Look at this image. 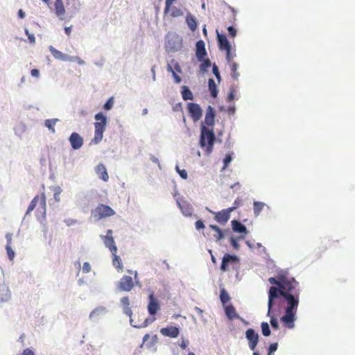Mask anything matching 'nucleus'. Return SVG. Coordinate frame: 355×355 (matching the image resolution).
<instances>
[{
  "instance_id": "1",
  "label": "nucleus",
  "mask_w": 355,
  "mask_h": 355,
  "mask_svg": "<svg viewBox=\"0 0 355 355\" xmlns=\"http://www.w3.org/2000/svg\"><path fill=\"white\" fill-rule=\"evenodd\" d=\"M299 284L294 277L288 279L284 275L280 288L270 287L268 295V312L267 316H270L273 311V307L277 304V300L283 296L284 293H293V290Z\"/></svg>"
},
{
  "instance_id": "2",
  "label": "nucleus",
  "mask_w": 355,
  "mask_h": 355,
  "mask_svg": "<svg viewBox=\"0 0 355 355\" xmlns=\"http://www.w3.org/2000/svg\"><path fill=\"white\" fill-rule=\"evenodd\" d=\"M299 295L298 291L295 293H284L283 296L279 297L277 300V304L275 305L277 312L280 313L281 309L284 307V312L297 313L300 302Z\"/></svg>"
},
{
  "instance_id": "3",
  "label": "nucleus",
  "mask_w": 355,
  "mask_h": 355,
  "mask_svg": "<svg viewBox=\"0 0 355 355\" xmlns=\"http://www.w3.org/2000/svg\"><path fill=\"white\" fill-rule=\"evenodd\" d=\"M216 139L213 129H208L204 125V123H201L199 146L206 149L207 155H209L212 152Z\"/></svg>"
},
{
  "instance_id": "4",
  "label": "nucleus",
  "mask_w": 355,
  "mask_h": 355,
  "mask_svg": "<svg viewBox=\"0 0 355 355\" xmlns=\"http://www.w3.org/2000/svg\"><path fill=\"white\" fill-rule=\"evenodd\" d=\"M94 119L96 121L94 123V137L92 142L98 144L103 139V132L107 124V117L103 112H100L94 115Z\"/></svg>"
},
{
  "instance_id": "5",
  "label": "nucleus",
  "mask_w": 355,
  "mask_h": 355,
  "mask_svg": "<svg viewBox=\"0 0 355 355\" xmlns=\"http://www.w3.org/2000/svg\"><path fill=\"white\" fill-rule=\"evenodd\" d=\"M165 48L166 51L175 53L180 51L182 46V39L175 33L168 32L165 36Z\"/></svg>"
},
{
  "instance_id": "6",
  "label": "nucleus",
  "mask_w": 355,
  "mask_h": 355,
  "mask_svg": "<svg viewBox=\"0 0 355 355\" xmlns=\"http://www.w3.org/2000/svg\"><path fill=\"white\" fill-rule=\"evenodd\" d=\"M187 110L193 122L198 121L202 116L203 110L198 103H188Z\"/></svg>"
},
{
  "instance_id": "7",
  "label": "nucleus",
  "mask_w": 355,
  "mask_h": 355,
  "mask_svg": "<svg viewBox=\"0 0 355 355\" xmlns=\"http://www.w3.org/2000/svg\"><path fill=\"white\" fill-rule=\"evenodd\" d=\"M239 261L240 258L237 255L225 253L222 258L220 270L222 272H227L229 270L230 263H238Z\"/></svg>"
},
{
  "instance_id": "8",
  "label": "nucleus",
  "mask_w": 355,
  "mask_h": 355,
  "mask_svg": "<svg viewBox=\"0 0 355 355\" xmlns=\"http://www.w3.org/2000/svg\"><path fill=\"white\" fill-rule=\"evenodd\" d=\"M245 338L248 341L249 348L254 351L259 343V336L258 333L252 328H249L245 331Z\"/></svg>"
},
{
  "instance_id": "9",
  "label": "nucleus",
  "mask_w": 355,
  "mask_h": 355,
  "mask_svg": "<svg viewBox=\"0 0 355 355\" xmlns=\"http://www.w3.org/2000/svg\"><path fill=\"white\" fill-rule=\"evenodd\" d=\"M207 55V52L206 51L205 42L200 40L196 42V49H195V56L198 62H202Z\"/></svg>"
},
{
  "instance_id": "10",
  "label": "nucleus",
  "mask_w": 355,
  "mask_h": 355,
  "mask_svg": "<svg viewBox=\"0 0 355 355\" xmlns=\"http://www.w3.org/2000/svg\"><path fill=\"white\" fill-rule=\"evenodd\" d=\"M148 312L150 315H155L160 309V305L158 300L155 297L153 293L148 295V304L147 306Z\"/></svg>"
},
{
  "instance_id": "11",
  "label": "nucleus",
  "mask_w": 355,
  "mask_h": 355,
  "mask_svg": "<svg viewBox=\"0 0 355 355\" xmlns=\"http://www.w3.org/2000/svg\"><path fill=\"white\" fill-rule=\"evenodd\" d=\"M284 315H283L280 318L281 322L283 324L288 328L293 329L295 327V321L297 320V313H291V312H284Z\"/></svg>"
},
{
  "instance_id": "12",
  "label": "nucleus",
  "mask_w": 355,
  "mask_h": 355,
  "mask_svg": "<svg viewBox=\"0 0 355 355\" xmlns=\"http://www.w3.org/2000/svg\"><path fill=\"white\" fill-rule=\"evenodd\" d=\"M216 115L215 109L211 105H209L206 110L205 121L202 122L204 123V125H206L207 126L214 127L215 124Z\"/></svg>"
},
{
  "instance_id": "13",
  "label": "nucleus",
  "mask_w": 355,
  "mask_h": 355,
  "mask_svg": "<svg viewBox=\"0 0 355 355\" xmlns=\"http://www.w3.org/2000/svg\"><path fill=\"white\" fill-rule=\"evenodd\" d=\"M69 141L73 150H78L83 145V138L76 132L71 134L69 137Z\"/></svg>"
},
{
  "instance_id": "14",
  "label": "nucleus",
  "mask_w": 355,
  "mask_h": 355,
  "mask_svg": "<svg viewBox=\"0 0 355 355\" xmlns=\"http://www.w3.org/2000/svg\"><path fill=\"white\" fill-rule=\"evenodd\" d=\"M109 311L105 306H99L90 312L89 318L97 322L101 317L105 315Z\"/></svg>"
},
{
  "instance_id": "15",
  "label": "nucleus",
  "mask_w": 355,
  "mask_h": 355,
  "mask_svg": "<svg viewBox=\"0 0 355 355\" xmlns=\"http://www.w3.org/2000/svg\"><path fill=\"white\" fill-rule=\"evenodd\" d=\"M160 333L164 336L176 338L180 334V327L178 326H168L162 328Z\"/></svg>"
},
{
  "instance_id": "16",
  "label": "nucleus",
  "mask_w": 355,
  "mask_h": 355,
  "mask_svg": "<svg viewBox=\"0 0 355 355\" xmlns=\"http://www.w3.org/2000/svg\"><path fill=\"white\" fill-rule=\"evenodd\" d=\"M216 33L217 42L219 49L225 51L232 50V44L227 40V36L225 34H220L218 31H216Z\"/></svg>"
},
{
  "instance_id": "17",
  "label": "nucleus",
  "mask_w": 355,
  "mask_h": 355,
  "mask_svg": "<svg viewBox=\"0 0 355 355\" xmlns=\"http://www.w3.org/2000/svg\"><path fill=\"white\" fill-rule=\"evenodd\" d=\"M134 286L132 278L130 276H123L120 282L119 288L121 291H130Z\"/></svg>"
},
{
  "instance_id": "18",
  "label": "nucleus",
  "mask_w": 355,
  "mask_h": 355,
  "mask_svg": "<svg viewBox=\"0 0 355 355\" xmlns=\"http://www.w3.org/2000/svg\"><path fill=\"white\" fill-rule=\"evenodd\" d=\"M99 215V218H103L114 215V211L108 205L101 204L96 209Z\"/></svg>"
},
{
  "instance_id": "19",
  "label": "nucleus",
  "mask_w": 355,
  "mask_h": 355,
  "mask_svg": "<svg viewBox=\"0 0 355 355\" xmlns=\"http://www.w3.org/2000/svg\"><path fill=\"white\" fill-rule=\"evenodd\" d=\"M232 230L234 232L248 234L249 233L246 226L243 224L239 220L234 219L231 221Z\"/></svg>"
},
{
  "instance_id": "20",
  "label": "nucleus",
  "mask_w": 355,
  "mask_h": 355,
  "mask_svg": "<svg viewBox=\"0 0 355 355\" xmlns=\"http://www.w3.org/2000/svg\"><path fill=\"white\" fill-rule=\"evenodd\" d=\"M101 239L104 241L105 245L110 249L112 254L117 251L114 238L111 235H101Z\"/></svg>"
},
{
  "instance_id": "21",
  "label": "nucleus",
  "mask_w": 355,
  "mask_h": 355,
  "mask_svg": "<svg viewBox=\"0 0 355 355\" xmlns=\"http://www.w3.org/2000/svg\"><path fill=\"white\" fill-rule=\"evenodd\" d=\"M49 50L55 59L64 62L69 61V55L63 53L62 52L55 49L53 46H49Z\"/></svg>"
},
{
  "instance_id": "22",
  "label": "nucleus",
  "mask_w": 355,
  "mask_h": 355,
  "mask_svg": "<svg viewBox=\"0 0 355 355\" xmlns=\"http://www.w3.org/2000/svg\"><path fill=\"white\" fill-rule=\"evenodd\" d=\"M214 214V220L220 225H225L230 219L229 216L223 210L218 212H212Z\"/></svg>"
},
{
  "instance_id": "23",
  "label": "nucleus",
  "mask_w": 355,
  "mask_h": 355,
  "mask_svg": "<svg viewBox=\"0 0 355 355\" xmlns=\"http://www.w3.org/2000/svg\"><path fill=\"white\" fill-rule=\"evenodd\" d=\"M224 309L225 315L228 319L233 320L234 318H240V316L236 313V309L233 305H225Z\"/></svg>"
},
{
  "instance_id": "24",
  "label": "nucleus",
  "mask_w": 355,
  "mask_h": 355,
  "mask_svg": "<svg viewBox=\"0 0 355 355\" xmlns=\"http://www.w3.org/2000/svg\"><path fill=\"white\" fill-rule=\"evenodd\" d=\"M208 88L211 97L216 98L218 94V89L215 80L212 78L208 79Z\"/></svg>"
},
{
  "instance_id": "25",
  "label": "nucleus",
  "mask_w": 355,
  "mask_h": 355,
  "mask_svg": "<svg viewBox=\"0 0 355 355\" xmlns=\"http://www.w3.org/2000/svg\"><path fill=\"white\" fill-rule=\"evenodd\" d=\"M186 23L191 31H195L198 28V21L196 18L191 15L188 13L186 17Z\"/></svg>"
},
{
  "instance_id": "26",
  "label": "nucleus",
  "mask_w": 355,
  "mask_h": 355,
  "mask_svg": "<svg viewBox=\"0 0 355 355\" xmlns=\"http://www.w3.org/2000/svg\"><path fill=\"white\" fill-rule=\"evenodd\" d=\"M96 171L99 175V178L103 181H107L109 178L107 169L103 164H99L96 166Z\"/></svg>"
},
{
  "instance_id": "27",
  "label": "nucleus",
  "mask_w": 355,
  "mask_h": 355,
  "mask_svg": "<svg viewBox=\"0 0 355 355\" xmlns=\"http://www.w3.org/2000/svg\"><path fill=\"white\" fill-rule=\"evenodd\" d=\"M181 94L184 101L193 100V94L187 85L182 86Z\"/></svg>"
},
{
  "instance_id": "28",
  "label": "nucleus",
  "mask_w": 355,
  "mask_h": 355,
  "mask_svg": "<svg viewBox=\"0 0 355 355\" xmlns=\"http://www.w3.org/2000/svg\"><path fill=\"white\" fill-rule=\"evenodd\" d=\"M41 205V217H37V220L40 222V223H42V222L46 220V197L44 193L42 195V199L40 202Z\"/></svg>"
},
{
  "instance_id": "29",
  "label": "nucleus",
  "mask_w": 355,
  "mask_h": 355,
  "mask_svg": "<svg viewBox=\"0 0 355 355\" xmlns=\"http://www.w3.org/2000/svg\"><path fill=\"white\" fill-rule=\"evenodd\" d=\"M159 342V338L157 335H153L151 337L150 341L146 344V346L148 349L151 351L152 352H157L156 344Z\"/></svg>"
},
{
  "instance_id": "30",
  "label": "nucleus",
  "mask_w": 355,
  "mask_h": 355,
  "mask_svg": "<svg viewBox=\"0 0 355 355\" xmlns=\"http://www.w3.org/2000/svg\"><path fill=\"white\" fill-rule=\"evenodd\" d=\"M275 313H278L277 312V309H275V306L273 307V311L271 313V315L269 316V317H270V323L273 329L278 330L279 327V321H278L277 318L272 315Z\"/></svg>"
},
{
  "instance_id": "31",
  "label": "nucleus",
  "mask_w": 355,
  "mask_h": 355,
  "mask_svg": "<svg viewBox=\"0 0 355 355\" xmlns=\"http://www.w3.org/2000/svg\"><path fill=\"white\" fill-rule=\"evenodd\" d=\"M200 62V64L199 66V69H200V73H205L207 72L208 69L211 66L212 67L211 62L209 58L205 59L203 61Z\"/></svg>"
},
{
  "instance_id": "32",
  "label": "nucleus",
  "mask_w": 355,
  "mask_h": 355,
  "mask_svg": "<svg viewBox=\"0 0 355 355\" xmlns=\"http://www.w3.org/2000/svg\"><path fill=\"white\" fill-rule=\"evenodd\" d=\"M55 9L57 16H61L64 14L65 9L62 0H55Z\"/></svg>"
},
{
  "instance_id": "33",
  "label": "nucleus",
  "mask_w": 355,
  "mask_h": 355,
  "mask_svg": "<svg viewBox=\"0 0 355 355\" xmlns=\"http://www.w3.org/2000/svg\"><path fill=\"white\" fill-rule=\"evenodd\" d=\"M38 200H39V197L38 196H36L35 197H34V198L31 201L28 207V209L26 210V212L25 214V216L24 217V219H23V221L26 219V218L28 216V215L30 214V213L35 209L37 202H38Z\"/></svg>"
},
{
  "instance_id": "34",
  "label": "nucleus",
  "mask_w": 355,
  "mask_h": 355,
  "mask_svg": "<svg viewBox=\"0 0 355 355\" xmlns=\"http://www.w3.org/2000/svg\"><path fill=\"white\" fill-rule=\"evenodd\" d=\"M59 121L58 119H46L44 121V125L49 129V130L52 132L55 133V130L54 128V125L56 124V123Z\"/></svg>"
},
{
  "instance_id": "35",
  "label": "nucleus",
  "mask_w": 355,
  "mask_h": 355,
  "mask_svg": "<svg viewBox=\"0 0 355 355\" xmlns=\"http://www.w3.org/2000/svg\"><path fill=\"white\" fill-rule=\"evenodd\" d=\"M220 300L223 306L226 305L230 300V295L224 288L220 291Z\"/></svg>"
},
{
  "instance_id": "36",
  "label": "nucleus",
  "mask_w": 355,
  "mask_h": 355,
  "mask_svg": "<svg viewBox=\"0 0 355 355\" xmlns=\"http://www.w3.org/2000/svg\"><path fill=\"white\" fill-rule=\"evenodd\" d=\"M264 206H265V203H263L262 202L254 201V202H253L254 214L256 217L260 214V213L262 211Z\"/></svg>"
},
{
  "instance_id": "37",
  "label": "nucleus",
  "mask_w": 355,
  "mask_h": 355,
  "mask_svg": "<svg viewBox=\"0 0 355 355\" xmlns=\"http://www.w3.org/2000/svg\"><path fill=\"white\" fill-rule=\"evenodd\" d=\"M261 333L263 336L268 337L271 335V330L269 324L267 322L261 323Z\"/></svg>"
},
{
  "instance_id": "38",
  "label": "nucleus",
  "mask_w": 355,
  "mask_h": 355,
  "mask_svg": "<svg viewBox=\"0 0 355 355\" xmlns=\"http://www.w3.org/2000/svg\"><path fill=\"white\" fill-rule=\"evenodd\" d=\"M283 281V277H281V279L276 278L275 277H270L268 279V282L273 285L275 288H280L282 283Z\"/></svg>"
},
{
  "instance_id": "39",
  "label": "nucleus",
  "mask_w": 355,
  "mask_h": 355,
  "mask_svg": "<svg viewBox=\"0 0 355 355\" xmlns=\"http://www.w3.org/2000/svg\"><path fill=\"white\" fill-rule=\"evenodd\" d=\"M238 68H239V64L237 63L234 62L232 64V65H231V70H232L231 76L234 80L238 79V78L239 76V73L237 72Z\"/></svg>"
},
{
  "instance_id": "40",
  "label": "nucleus",
  "mask_w": 355,
  "mask_h": 355,
  "mask_svg": "<svg viewBox=\"0 0 355 355\" xmlns=\"http://www.w3.org/2000/svg\"><path fill=\"white\" fill-rule=\"evenodd\" d=\"M232 161V155L230 153L226 154L225 157L223 159V166L222 170L223 171L225 170L228 167L229 164L231 163Z\"/></svg>"
},
{
  "instance_id": "41",
  "label": "nucleus",
  "mask_w": 355,
  "mask_h": 355,
  "mask_svg": "<svg viewBox=\"0 0 355 355\" xmlns=\"http://www.w3.org/2000/svg\"><path fill=\"white\" fill-rule=\"evenodd\" d=\"M114 105V97H110L103 105V107L105 110L109 111L110 110Z\"/></svg>"
},
{
  "instance_id": "42",
  "label": "nucleus",
  "mask_w": 355,
  "mask_h": 355,
  "mask_svg": "<svg viewBox=\"0 0 355 355\" xmlns=\"http://www.w3.org/2000/svg\"><path fill=\"white\" fill-rule=\"evenodd\" d=\"M212 73L216 76L218 83H220L221 81V76L219 72V69L215 63L212 64Z\"/></svg>"
},
{
  "instance_id": "43",
  "label": "nucleus",
  "mask_w": 355,
  "mask_h": 355,
  "mask_svg": "<svg viewBox=\"0 0 355 355\" xmlns=\"http://www.w3.org/2000/svg\"><path fill=\"white\" fill-rule=\"evenodd\" d=\"M175 171L179 174L180 178L183 180H187L188 178L187 172L185 169H180L178 165L175 166Z\"/></svg>"
},
{
  "instance_id": "44",
  "label": "nucleus",
  "mask_w": 355,
  "mask_h": 355,
  "mask_svg": "<svg viewBox=\"0 0 355 355\" xmlns=\"http://www.w3.org/2000/svg\"><path fill=\"white\" fill-rule=\"evenodd\" d=\"M230 245L233 247L234 249L238 250L240 248V245L239 244L238 239H235L234 236L230 237Z\"/></svg>"
},
{
  "instance_id": "45",
  "label": "nucleus",
  "mask_w": 355,
  "mask_h": 355,
  "mask_svg": "<svg viewBox=\"0 0 355 355\" xmlns=\"http://www.w3.org/2000/svg\"><path fill=\"white\" fill-rule=\"evenodd\" d=\"M68 62H77L80 65H83L85 63V61L83 60H82L80 58H79L78 56H71V55H69Z\"/></svg>"
},
{
  "instance_id": "46",
  "label": "nucleus",
  "mask_w": 355,
  "mask_h": 355,
  "mask_svg": "<svg viewBox=\"0 0 355 355\" xmlns=\"http://www.w3.org/2000/svg\"><path fill=\"white\" fill-rule=\"evenodd\" d=\"M178 205L179 208L181 209L182 213L185 216H191V211L189 207L184 208L183 206L178 202Z\"/></svg>"
},
{
  "instance_id": "47",
  "label": "nucleus",
  "mask_w": 355,
  "mask_h": 355,
  "mask_svg": "<svg viewBox=\"0 0 355 355\" xmlns=\"http://www.w3.org/2000/svg\"><path fill=\"white\" fill-rule=\"evenodd\" d=\"M6 250L7 252L8 257V259L12 261L15 255V251L12 250L10 245H6Z\"/></svg>"
},
{
  "instance_id": "48",
  "label": "nucleus",
  "mask_w": 355,
  "mask_h": 355,
  "mask_svg": "<svg viewBox=\"0 0 355 355\" xmlns=\"http://www.w3.org/2000/svg\"><path fill=\"white\" fill-rule=\"evenodd\" d=\"M278 348V343H273L270 344L268 348V355H272L274 352L277 351Z\"/></svg>"
},
{
  "instance_id": "49",
  "label": "nucleus",
  "mask_w": 355,
  "mask_h": 355,
  "mask_svg": "<svg viewBox=\"0 0 355 355\" xmlns=\"http://www.w3.org/2000/svg\"><path fill=\"white\" fill-rule=\"evenodd\" d=\"M182 15H183V12L182 11L181 9L178 8L176 7H173L172 8L171 16L173 17H177L182 16Z\"/></svg>"
},
{
  "instance_id": "50",
  "label": "nucleus",
  "mask_w": 355,
  "mask_h": 355,
  "mask_svg": "<svg viewBox=\"0 0 355 355\" xmlns=\"http://www.w3.org/2000/svg\"><path fill=\"white\" fill-rule=\"evenodd\" d=\"M54 191H55V193L53 195L54 199L56 202H60V194L62 191V189L60 188V187H56L55 188Z\"/></svg>"
},
{
  "instance_id": "51",
  "label": "nucleus",
  "mask_w": 355,
  "mask_h": 355,
  "mask_svg": "<svg viewBox=\"0 0 355 355\" xmlns=\"http://www.w3.org/2000/svg\"><path fill=\"white\" fill-rule=\"evenodd\" d=\"M24 32H25L26 35L28 37L29 42L31 43V44L35 43V35L33 34H32V33H30L29 31L27 28L24 29Z\"/></svg>"
},
{
  "instance_id": "52",
  "label": "nucleus",
  "mask_w": 355,
  "mask_h": 355,
  "mask_svg": "<svg viewBox=\"0 0 355 355\" xmlns=\"http://www.w3.org/2000/svg\"><path fill=\"white\" fill-rule=\"evenodd\" d=\"M195 227L197 230L204 229L205 227L204 221L201 219L196 220L195 223Z\"/></svg>"
},
{
  "instance_id": "53",
  "label": "nucleus",
  "mask_w": 355,
  "mask_h": 355,
  "mask_svg": "<svg viewBox=\"0 0 355 355\" xmlns=\"http://www.w3.org/2000/svg\"><path fill=\"white\" fill-rule=\"evenodd\" d=\"M155 318H146L141 324H139V328L146 327L150 324L153 323L155 321Z\"/></svg>"
},
{
  "instance_id": "54",
  "label": "nucleus",
  "mask_w": 355,
  "mask_h": 355,
  "mask_svg": "<svg viewBox=\"0 0 355 355\" xmlns=\"http://www.w3.org/2000/svg\"><path fill=\"white\" fill-rule=\"evenodd\" d=\"M227 31H228V34L230 36H231L232 37H236L237 31L234 26H229L227 28Z\"/></svg>"
},
{
  "instance_id": "55",
  "label": "nucleus",
  "mask_w": 355,
  "mask_h": 355,
  "mask_svg": "<svg viewBox=\"0 0 355 355\" xmlns=\"http://www.w3.org/2000/svg\"><path fill=\"white\" fill-rule=\"evenodd\" d=\"M214 236L216 238V241H220L225 238L222 229H220V232L216 233V234L214 235Z\"/></svg>"
},
{
  "instance_id": "56",
  "label": "nucleus",
  "mask_w": 355,
  "mask_h": 355,
  "mask_svg": "<svg viewBox=\"0 0 355 355\" xmlns=\"http://www.w3.org/2000/svg\"><path fill=\"white\" fill-rule=\"evenodd\" d=\"M123 313L125 315L129 316V318H131V316L132 315V311L131 309L127 306L123 307Z\"/></svg>"
},
{
  "instance_id": "57",
  "label": "nucleus",
  "mask_w": 355,
  "mask_h": 355,
  "mask_svg": "<svg viewBox=\"0 0 355 355\" xmlns=\"http://www.w3.org/2000/svg\"><path fill=\"white\" fill-rule=\"evenodd\" d=\"M91 270V266L89 262H85L83 266V272L88 273Z\"/></svg>"
},
{
  "instance_id": "58",
  "label": "nucleus",
  "mask_w": 355,
  "mask_h": 355,
  "mask_svg": "<svg viewBox=\"0 0 355 355\" xmlns=\"http://www.w3.org/2000/svg\"><path fill=\"white\" fill-rule=\"evenodd\" d=\"M121 303L123 304V306H129L130 305V300L129 297L125 296L121 299Z\"/></svg>"
},
{
  "instance_id": "59",
  "label": "nucleus",
  "mask_w": 355,
  "mask_h": 355,
  "mask_svg": "<svg viewBox=\"0 0 355 355\" xmlns=\"http://www.w3.org/2000/svg\"><path fill=\"white\" fill-rule=\"evenodd\" d=\"M234 98H235L234 90L233 89H231L227 95V101L229 102H231V101H234Z\"/></svg>"
},
{
  "instance_id": "60",
  "label": "nucleus",
  "mask_w": 355,
  "mask_h": 355,
  "mask_svg": "<svg viewBox=\"0 0 355 355\" xmlns=\"http://www.w3.org/2000/svg\"><path fill=\"white\" fill-rule=\"evenodd\" d=\"M116 253L114 254H112L114 255V259H113V265L116 266V263H118L119 265H121V258L120 257L117 256L115 254ZM119 267H121V266H119Z\"/></svg>"
},
{
  "instance_id": "61",
  "label": "nucleus",
  "mask_w": 355,
  "mask_h": 355,
  "mask_svg": "<svg viewBox=\"0 0 355 355\" xmlns=\"http://www.w3.org/2000/svg\"><path fill=\"white\" fill-rule=\"evenodd\" d=\"M189 340H185L184 338H182V342L180 344V347L182 348V349H186L187 347V346L189 345Z\"/></svg>"
},
{
  "instance_id": "62",
  "label": "nucleus",
  "mask_w": 355,
  "mask_h": 355,
  "mask_svg": "<svg viewBox=\"0 0 355 355\" xmlns=\"http://www.w3.org/2000/svg\"><path fill=\"white\" fill-rule=\"evenodd\" d=\"M150 159L155 164H157L159 166V168H161V165L159 164V161L158 159V158L155 157L154 155H150Z\"/></svg>"
},
{
  "instance_id": "63",
  "label": "nucleus",
  "mask_w": 355,
  "mask_h": 355,
  "mask_svg": "<svg viewBox=\"0 0 355 355\" xmlns=\"http://www.w3.org/2000/svg\"><path fill=\"white\" fill-rule=\"evenodd\" d=\"M21 355H35L34 352L29 348H26L23 351Z\"/></svg>"
},
{
  "instance_id": "64",
  "label": "nucleus",
  "mask_w": 355,
  "mask_h": 355,
  "mask_svg": "<svg viewBox=\"0 0 355 355\" xmlns=\"http://www.w3.org/2000/svg\"><path fill=\"white\" fill-rule=\"evenodd\" d=\"M173 77L174 78V81L175 83H180L182 82V78L179 76L176 73H173Z\"/></svg>"
}]
</instances>
